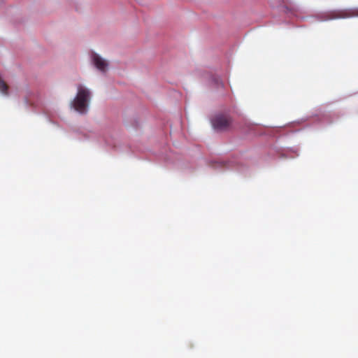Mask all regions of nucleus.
<instances>
[{
  "instance_id": "obj_3",
  "label": "nucleus",
  "mask_w": 358,
  "mask_h": 358,
  "mask_svg": "<svg viewBox=\"0 0 358 358\" xmlns=\"http://www.w3.org/2000/svg\"><path fill=\"white\" fill-rule=\"evenodd\" d=\"M358 15V11L357 13H355V12H350L348 10H334L331 11L327 13V20H332V19H336V18H344V17H348L352 15Z\"/></svg>"
},
{
  "instance_id": "obj_4",
  "label": "nucleus",
  "mask_w": 358,
  "mask_h": 358,
  "mask_svg": "<svg viewBox=\"0 0 358 358\" xmlns=\"http://www.w3.org/2000/svg\"><path fill=\"white\" fill-rule=\"evenodd\" d=\"M92 61L94 65L98 69L99 71L102 72H106L108 66V62L101 57L99 55L94 53L92 55Z\"/></svg>"
},
{
  "instance_id": "obj_1",
  "label": "nucleus",
  "mask_w": 358,
  "mask_h": 358,
  "mask_svg": "<svg viewBox=\"0 0 358 358\" xmlns=\"http://www.w3.org/2000/svg\"><path fill=\"white\" fill-rule=\"evenodd\" d=\"M90 98V91L82 85L78 86V93L72 103L74 109L81 114L86 113Z\"/></svg>"
},
{
  "instance_id": "obj_2",
  "label": "nucleus",
  "mask_w": 358,
  "mask_h": 358,
  "mask_svg": "<svg viewBox=\"0 0 358 358\" xmlns=\"http://www.w3.org/2000/svg\"><path fill=\"white\" fill-rule=\"evenodd\" d=\"M232 120L229 116L218 115L212 120V124L214 129L219 131H224L229 128Z\"/></svg>"
}]
</instances>
